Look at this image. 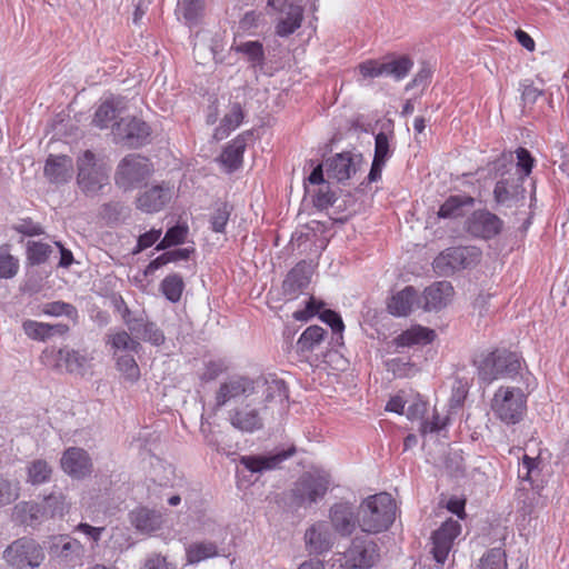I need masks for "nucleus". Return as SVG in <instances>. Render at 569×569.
<instances>
[{"label":"nucleus","mask_w":569,"mask_h":569,"mask_svg":"<svg viewBox=\"0 0 569 569\" xmlns=\"http://www.w3.org/2000/svg\"><path fill=\"white\" fill-rule=\"evenodd\" d=\"M396 517V503L390 493L380 492L366 498L358 508V526L362 532L387 530Z\"/></svg>","instance_id":"nucleus-1"},{"label":"nucleus","mask_w":569,"mask_h":569,"mask_svg":"<svg viewBox=\"0 0 569 569\" xmlns=\"http://www.w3.org/2000/svg\"><path fill=\"white\" fill-rule=\"evenodd\" d=\"M77 183L87 196H96L109 183L108 168L90 150L83 151L77 158Z\"/></svg>","instance_id":"nucleus-2"},{"label":"nucleus","mask_w":569,"mask_h":569,"mask_svg":"<svg viewBox=\"0 0 569 569\" xmlns=\"http://www.w3.org/2000/svg\"><path fill=\"white\" fill-rule=\"evenodd\" d=\"M491 409L502 422L516 425L526 411V396L520 388L500 387L495 392Z\"/></svg>","instance_id":"nucleus-3"},{"label":"nucleus","mask_w":569,"mask_h":569,"mask_svg":"<svg viewBox=\"0 0 569 569\" xmlns=\"http://www.w3.org/2000/svg\"><path fill=\"white\" fill-rule=\"evenodd\" d=\"M152 172L149 159L140 154H128L118 163L114 182L124 191L138 188Z\"/></svg>","instance_id":"nucleus-4"},{"label":"nucleus","mask_w":569,"mask_h":569,"mask_svg":"<svg viewBox=\"0 0 569 569\" xmlns=\"http://www.w3.org/2000/svg\"><path fill=\"white\" fill-rule=\"evenodd\" d=\"M480 258L481 251L476 247L448 248L435 258L432 267L438 274L450 276L476 266Z\"/></svg>","instance_id":"nucleus-5"},{"label":"nucleus","mask_w":569,"mask_h":569,"mask_svg":"<svg viewBox=\"0 0 569 569\" xmlns=\"http://www.w3.org/2000/svg\"><path fill=\"white\" fill-rule=\"evenodd\" d=\"M3 559L13 569H34L44 560V552L33 539L23 537L6 548Z\"/></svg>","instance_id":"nucleus-6"},{"label":"nucleus","mask_w":569,"mask_h":569,"mask_svg":"<svg viewBox=\"0 0 569 569\" xmlns=\"http://www.w3.org/2000/svg\"><path fill=\"white\" fill-rule=\"evenodd\" d=\"M329 485L328 476L305 472L291 490L292 501L298 507H309L325 497Z\"/></svg>","instance_id":"nucleus-7"},{"label":"nucleus","mask_w":569,"mask_h":569,"mask_svg":"<svg viewBox=\"0 0 569 569\" xmlns=\"http://www.w3.org/2000/svg\"><path fill=\"white\" fill-rule=\"evenodd\" d=\"M371 533L356 535L349 548L345 551L346 562L356 569H370L380 559V549Z\"/></svg>","instance_id":"nucleus-8"},{"label":"nucleus","mask_w":569,"mask_h":569,"mask_svg":"<svg viewBox=\"0 0 569 569\" xmlns=\"http://www.w3.org/2000/svg\"><path fill=\"white\" fill-rule=\"evenodd\" d=\"M257 393V382L248 376L233 375L220 383L214 392V409H221L240 398Z\"/></svg>","instance_id":"nucleus-9"},{"label":"nucleus","mask_w":569,"mask_h":569,"mask_svg":"<svg viewBox=\"0 0 569 569\" xmlns=\"http://www.w3.org/2000/svg\"><path fill=\"white\" fill-rule=\"evenodd\" d=\"M501 361L508 362L505 367L508 368V372H519L521 368V361L517 353L497 349L475 360L479 379L487 383L498 379L497 362Z\"/></svg>","instance_id":"nucleus-10"},{"label":"nucleus","mask_w":569,"mask_h":569,"mask_svg":"<svg viewBox=\"0 0 569 569\" xmlns=\"http://www.w3.org/2000/svg\"><path fill=\"white\" fill-rule=\"evenodd\" d=\"M303 0H268L267 4L280 12L281 17L276 24V34L289 37L301 27L303 20Z\"/></svg>","instance_id":"nucleus-11"},{"label":"nucleus","mask_w":569,"mask_h":569,"mask_svg":"<svg viewBox=\"0 0 569 569\" xmlns=\"http://www.w3.org/2000/svg\"><path fill=\"white\" fill-rule=\"evenodd\" d=\"M112 134L116 142H121L130 148H138L147 142L150 136V127L141 119L126 117L113 124Z\"/></svg>","instance_id":"nucleus-12"},{"label":"nucleus","mask_w":569,"mask_h":569,"mask_svg":"<svg viewBox=\"0 0 569 569\" xmlns=\"http://www.w3.org/2000/svg\"><path fill=\"white\" fill-rule=\"evenodd\" d=\"M266 412V405L258 407L248 402L230 410L228 420L234 429L252 433L263 428Z\"/></svg>","instance_id":"nucleus-13"},{"label":"nucleus","mask_w":569,"mask_h":569,"mask_svg":"<svg viewBox=\"0 0 569 569\" xmlns=\"http://www.w3.org/2000/svg\"><path fill=\"white\" fill-rule=\"evenodd\" d=\"M413 62L410 58L402 56L388 62L368 60L359 64V72L365 78H378L391 76L396 80L403 79L411 70Z\"/></svg>","instance_id":"nucleus-14"},{"label":"nucleus","mask_w":569,"mask_h":569,"mask_svg":"<svg viewBox=\"0 0 569 569\" xmlns=\"http://www.w3.org/2000/svg\"><path fill=\"white\" fill-rule=\"evenodd\" d=\"M362 162L363 158L360 153L349 151L336 153L326 160V173L329 179L343 182L358 171Z\"/></svg>","instance_id":"nucleus-15"},{"label":"nucleus","mask_w":569,"mask_h":569,"mask_svg":"<svg viewBox=\"0 0 569 569\" xmlns=\"http://www.w3.org/2000/svg\"><path fill=\"white\" fill-rule=\"evenodd\" d=\"M466 228L471 236L488 240L501 232L503 221L488 210H477L467 219Z\"/></svg>","instance_id":"nucleus-16"},{"label":"nucleus","mask_w":569,"mask_h":569,"mask_svg":"<svg viewBox=\"0 0 569 569\" xmlns=\"http://www.w3.org/2000/svg\"><path fill=\"white\" fill-rule=\"evenodd\" d=\"M296 453V448L276 450L268 455H250L240 457V465L251 473H262L280 467V465Z\"/></svg>","instance_id":"nucleus-17"},{"label":"nucleus","mask_w":569,"mask_h":569,"mask_svg":"<svg viewBox=\"0 0 569 569\" xmlns=\"http://www.w3.org/2000/svg\"><path fill=\"white\" fill-rule=\"evenodd\" d=\"M460 532L461 525L457 520L448 519L432 533L431 552L438 563H445L449 551L452 548L453 540L460 535Z\"/></svg>","instance_id":"nucleus-18"},{"label":"nucleus","mask_w":569,"mask_h":569,"mask_svg":"<svg viewBox=\"0 0 569 569\" xmlns=\"http://www.w3.org/2000/svg\"><path fill=\"white\" fill-rule=\"evenodd\" d=\"M172 196V187L167 182L151 186L139 193L137 208L147 213L159 212L170 202Z\"/></svg>","instance_id":"nucleus-19"},{"label":"nucleus","mask_w":569,"mask_h":569,"mask_svg":"<svg viewBox=\"0 0 569 569\" xmlns=\"http://www.w3.org/2000/svg\"><path fill=\"white\" fill-rule=\"evenodd\" d=\"M61 469L71 478L83 479L92 472V461L89 453L78 447L64 450L60 459Z\"/></svg>","instance_id":"nucleus-20"},{"label":"nucleus","mask_w":569,"mask_h":569,"mask_svg":"<svg viewBox=\"0 0 569 569\" xmlns=\"http://www.w3.org/2000/svg\"><path fill=\"white\" fill-rule=\"evenodd\" d=\"M41 360L44 365H52L54 368L66 369L68 372L80 371L87 362L83 355L69 348L46 349L41 355Z\"/></svg>","instance_id":"nucleus-21"},{"label":"nucleus","mask_w":569,"mask_h":569,"mask_svg":"<svg viewBox=\"0 0 569 569\" xmlns=\"http://www.w3.org/2000/svg\"><path fill=\"white\" fill-rule=\"evenodd\" d=\"M453 287L449 281H437L427 287L419 296L418 307L425 311H438L445 308L451 300Z\"/></svg>","instance_id":"nucleus-22"},{"label":"nucleus","mask_w":569,"mask_h":569,"mask_svg":"<svg viewBox=\"0 0 569 569\" xmlns=\"http://www.w3.org/2000/svg\"><path fill=\"white\" fill-rule=\"evenodd\" d=\"M331 525L337 533L342 537H349L358 526V515L349 502H337L330 508L329 512Z\"/></svg>","instance_id":"nucleus-23"},{"label":"nucleus","mask_w":569,"mask_h":569,"mask_svg":"<svg viewBox=\"0 0 569 569\" xmlns=\"http://www.w3.org/2000/svg\"><path fill=\"white\" fill-rule=\"evenodd\" d=\"M54 555L68 567H76L82 563L84 556L83 545L71 537L60 536L51 547Z\"/></svg>","instance_id":"nucleus-24"},{"label":"nucleus","mask_w":569,"mask_h":569,"mask_svg":"<svg viewBox=\"0 0 569 569\" xmlns=\"http://www.w3.org/2000/svg\"><path fill=\"white\" fill-rule=\"evenodd\" d=\"M43 172L51 183H67L73 173V161L69 156L49 154Z\"/></svg>","instance_id":"nucleus-25"},{"label":"nucleus","mask_w":569,"mask_h":569,"mask_svg":"<svg viewBox=\"0 0 569 569\" xmlns=\"http://www.w3.org/2000/svg\"><path fill=\"white\" fill-rule=\"evenodd\" d=\"M310 283V270L305 261L297 263L282 282V292L289 299L296 298Z\"/></svg>","instance_id":"nucleus-26"},{"label":"nucleus","mask_w":569,"mask_h":569,"mask_svg":"<svg viewBox=\"0 0 569 569\" xmlns=\"http://www.w3.org/2000/svg\"><path fill=\"white\" fill-rule=\"evenodd\" d=\"M253 380L257 382V392L262 391L266 406L272 401L283 402L289 398L286 382L282 379L270 375L269 378L260 377Z\"/></svg>","instance_id":"nucleus-27"},{"label":"nucleus","mask_w":569,"mask_h":569,"mask_svg":"<svg viewBox=\"0 0 569 569\" xmlns=\"http://www.w3.org/2000/svg\"><path fill=\"white\" fill-rule=\"evenodd\" d=\"M419 296L412 286H407L401 291L395 293L388 301L387 308L392 316H408L412 307H418Z\"/></svg>","instance_id":"nucleus-28"},{"label":"nucleus","mask_w":569,"mask_h":569,"mask_svg":"<svg viewBox=\"0 0 569 569\" xmlns=\"http://www.w3.org/2000/svg\"><path fill=\"white\" fill-rule=\"evenodd\" d=\"M306 547L310 553L322 555L332 547L331 535L323 523L311 526L305 533Z\"/></svg>","instance_id":"nucleus-29"},{"label":"nucleus","mask_w":569,"mask_h":569,"mask_svg":"<svg viewBox=\"0 0 569 569\" xmlns=\"http://www.w3.org/2000/svg\"><path fill=\"white\" fill-rule=\"evenodd\" d=\"M435 337L436 333L433 330L422 326H412L397 336L392 343L397 348L425 346L432 342Z\"/></svg>","instance_id":"nucleus-30"},{"label":"nucleus","mask_w":569,"mask_h":569,"mask_svg":"<svg viewBox=\"0 0 569 569\" xmlns=\"http://www.w3.org/2000/svg\"><path fill=\"white\" fill-rule=\"evenodd\" d=\"M523 177H508L497 181L493 190L495 200L500 204H506L518 198L523 192Z\"/></svg>","instance_id":"nucleus-31"},{"label":"nucleus","mask_w":569,"mask_h":569,"mask_svg":"<svg viewBox=\"0 0 569 569\" xmlns=\"http://www.w3.org/2000/svg\"><path fill=\"white\" fill-rule=\"evenodd\" d=\"M131 522L138 531L151 533L160 529L162 516L148 508H139L131 512Z\"/></svg>","instance_id":"nucleus-32"},{"label":"nucleus","mask_w":569,"mask_h":569,"mask_svg":"<svg viewBox=\"0 0 569 569\" xmlns=\"http://www.w3.org/2000/svg\"><path fill=\"white\" fill-rule=\"evenodd\" d=\"M243 117L241 104L239 102L232 103L229 112L224 114L220 124L214 129L213 138L218 141L227 138L231 131L241 124Z\"/></svg>","instance_id":"nucleus-33"},{"label":"nucleus","mask_w":569,"mask_h":569,"mask_svg":"<svg viewBox=\"0 0 569 569\" xmlns=\"http://www.w3.org/2000/svg\"><path fill=\"white\" fill-rule=\"evenodd\" d=\"M251 136L250 131L243 132L239 134L236 139L229 143L222 154L221 161L228 166L230 169H238L242 162L243 152L246 149V139Z\"/></svg>","instance_id":"nucleus-34"},{"label":"nucleus","mask_w":569,"mask_h":569,"mask_svg":"<svg viewBox=\"0 0 569 569\" xmlns=\"http://www.w3.org/2000/svg\"><path fill=\"white\" fill-rule=\"evenodd\" d=\"M27 482L32 486H40L51 480L53 468L44 459H34L26 467Z\"/></svg>","instance_id":"nucleus-35"},{"label":"nucleus","mask_w":569,"mask_h":569,"mask_svg":"<svg viewBox=\"0 0 569 569\" xmlns=\"http://www.w3.org/2000/svg\"><path fill=\"white\" fill-rule=\"evenodd\" d=\"M473 198L469 196H450L439 208L438 217L455 219L463 216V207L472 206Z\"/></svg>","instance_id":"nucleus-36"},{"label":"nucleus","mask_w":569,"mask_h":569,"mask_svg":"<svg viewBox=\"0 0 569 569\" xmlns=\"http://www.w3.org/2000/svg\"><path fill=\"white\" fill-rule=\"evenodd\" d=\"M107 343H109L114 350V355H117V351L138 353L142 349L141 343L132 338L131 335L126 330H119L114 333H110L108 336Z\"/></svg>","instance_id":"nucleus-37"},{"label":"nucleus","mask_w":569,"mask_h":569,"mask_svg":"<svg viewBox=\"0 0 569 569\" xmlns=\"http://www.w3.org/2000/svg\"><path fill=\"white\" fill-rule=\"evenodd\" d=\"M326 330L319 326L308 327L297 341V352L305 353L312 351L325 337Z\"/></svg>","instance_id":"nucleus-38"},{"label":"nucleus","mask_w":569,"mask_h":569,"mask_svg":"<svg viewBox=\"0 0 569 569\" xmlns=\"http://www.w3.org/2000/svg\"><path fill=\"white\" fill-rule=\"evenodd\" d=\"M178 10L188 26H196L203 14L204 0H179Z\"/></svg>","instance_id":"nucleus-39"},{"label":"nucleus","mask_w":569,"mask_h":569,"mask_svg":"<svg viewBox=\"0 0 569 569\" xmlns=\"http://www.w3.org/2000/svg\"><path fill=\"white\" fill-rule=\"evenodd\" d=\"M217 555L218 547L211 541L194 542L187 548V560L189 563H198Z\"/></svg>","instance_id":"nucleus-40"},{"label":"nucleus","mask_w":569,"mask_h":569,"mask_svg":"<svg viewBox=\"0 0 569 569\" xmlns=\"http://www.w3.org/2000/svg\"><path fill=\"white\" fill-rule=\"evenodd\" d=\"M518 512L522 516H532L540 502V495L533 489H519L516 493Z\"/></svg>","instance_id":"nucleus-41"},{"label":"nucleus","mask_w":569,"mask_h":569,"mask_svg":"<svg viewBox=\"0 0 569 569\" xmlns=\"http://www.w3.org/2000/svg\"><path fill=\"white\" fill-rule=\"evenodd\" d=\"M183 289L184 282L182 277L177 273L167 276L160 283V290L162 295L173 303L181 299Z\"/></svg>","instance_id":"nucleus-42"},{"label":"nucleus","mask_w":569,"mask_h":569,"mask_svg":"<svg viewBox=\"0 0 569 569\" xmlns=\"http://www.w3.org/2000/svg\"><path fill=\"white\" fill-rule=\"evenodd\" d=\"M118 109L113 99L103 101L97 109L93 118V123L100 129L108 128L110 123L117 118Z\"/></svg>","instance_id":"nucleus-43"},{"label":"nucleus","mask_w":569,"mask_h":569,"mask_svg":"<svg viewBox=\"0 0 569 569\" xmlns=\"http://www.w3.org/2000/svg\"><path fill=\"white\" fill-rule=\"evenodd\" d=\"M52 253V247L41 241H28L27 260L31 266L44 263Z\"/></svg>","instance_id":"nucleus-44"},{"label":"nucleus","mask_w":569,"mask_h":569,"mask_svg":"<svg viewBox=\"0 0 569 569\" xmlns=\"http://www.w3.org/2000/svg\"><path fill=\"white\" fill-rule=\"evenodd\" d=\"M233 211V206L228 202H221L210 216L211 230L217 233H224L226 226Z\"/></svg>","instance_id":"nucleus-45"},{"label":"nucleus","mask_w":569,"mask_h":569,"mask_svg":"<svg viewBox=\"0 0 569 569\" xmlns=\"http://www.w3.org/2000/svg\"><path fill=\"white\" fill-rule=\"evenodd\" d=\"M42 503L43 511L47 512V517L49 518L62 517L68 510L66 497L61 492L50 493L44 497Z\"/></svg>","instance_id":"nucleus-46"},{"label":"nucleus","mask_w":569,"mask_h":569,"mask_svg":"<svg viewBox=\"0 0 569 569\" xmlns=\"http://www.w3.org/2000/svg\"><path fill=\"white\" fill-rule=\"evenodd\" d=\"M479 569H507V556L502 548L488 550L480 559Z\"/></svg>","instance_id":"nucleus-47"},{"label":"nucleus","mask_w":569,"mask_h":569,"mask_svg":"<svg viewBox=\"0 0 569 569\" xmlns=\"http://www.w3.org/2000/svg\"><path fill=\"white\" fill-rule=\"evenodd\" d=\"M117 368L130 382H136L140 378V369L133 353L117 357Z\"/></svg>","instance_id":"nucleus-48"},{"label":"nucleus","mask_w":569,"mask_h":569,"mask_svg":"<svg viewBox=\"0 0 569 569\" xmlns=\"http://www.w3.org/2000/svg\"><path fill=\"white\" fill-rule=\"evenodd\" d=\"M248 57L252 67L262 66L264 61V51L262 43L259 41H247L239 44L236 49Z\"/></svg>","instance_id":"nucleus-49"},{"label":"nucleus","mask_w":569,"mask_h":569,"mask_svg":"<svg viewBox=\"0 0 569 569\" xmlns=\"http://www.w3.org/2000/svg\"><path fill=\"white\" fill-rule=\"evenodd\" d=\"M19 482L0 476V508L14 502L19 498Z\"/></svg>","instance_id":"nucleus-50"},{"label":"nucleus","mask_w":569,"mask_h":569,"mask_svg":"<svg viewBox=\"0 0 569 569\" xmlns=\"http://www.w3.org/2000/svg\"><path fill=\"white\" fill-rule=\"evenodd\" d=\"M24 333L32 340L46 341L50 339L48 323L34 320H26L22 323Z\"/></svg>","instance_id":"nucleus-51"},{"label":"nucleus","mask_w":569,"mask_h":569,"mask_svg":"<svg viewBox=\"0 0 569 569\" xmlns=\"http://www.w3.org/2000/svg\"><path fill=\"white\" fill-rule=\"evenodd\" d=\"M44 313L49 316H66L69 319L77 321L78 319V310L77 308L68 302L63 301H53L46 306Z\"/></svg>","instance_id":"nucleus-52"},{"label":"nucleus","mask_w":569,"mask_h":569,"mask_svg":"<svg viewBox=\"0 0 569 569\" xmlns=\"http://www.w3.org/2000/svg\"><path fill=\"white\" fill-rule=\"evenodd\" d=\"M227 370L228 366L223 360H210L204 363L203 371L200 373L199 378L203 382H210L216 380L220 375H222Z\"/></svg>","instance_id":"nucleus-53"},{"label":"nucleus","mask_w":569,"mask_h":569,"mask_svg":"<svg viewBox=\"0 0 569 569\" xmlns=\"http://www.w3.org/2000/svg\"><path fill=\"white\" fill-rule=\"evenodd\" d=\"M391 154L392 150L390 149L388 136L385 132H379L375 138L373 160L386 163Z\"/></svg>","instance_id":"nucleus-54"},{"label":"nucleus","mask_w":569,"mask_h":569,"mask_svg":"<svg viewBox=\"0 0 569 569\" xmlns=\"http://www.w3.org/2000/svg\"><path fill=\"white\" fill-rule=\"evenodd\" d=\"M137 338L150 342L153 346H161L166 339L162 330L152 321L144 325L142 332Z\"/></svg>","instance_id":"nucleus-55"},{"label":"nucleus","mask_w":569,"mask_h":569,"mask_svg":"<svg viewBox=\"0 0 569 569\" xmlns=\"http://www.w3.org/2000/svg\"><path fill=\"white\" fill-rule=\"evenodd\" d=\"M19 260L9 253L0 252V278L9 279L17 274Z\"/></svg>","instance_id":"nucleus-56"},{"label":"nucleus","mask_w":569,"mask_h":569,"mask_svg":"<svg viewBox=\"0 0 569 569\" xmlns=\"http://www.w3.org/2000/svg\"><path fill=\"white\" fill-rule=\"evenodd\" d=\"M336 200V193L330 190L328 183L322 184L313 196V203L319 209H327L331 207Z\"/></svg>","instance_id":"nucleus-57"},{"label":"nucleus","mask_w":569,"mask_h":569,"mask_svg":"<svg viewBox=\"0 0 569 569\" xmlns=\"http://www.w3.org/2000/svg\"><path fill=\"white\" fill-rule=\"evenodd\" d=\"M127 213V208L121 202H109L103 204L101 214L109 222L119 221Z\"/></svg>","instance_id":"nucleus-58"},{"label":"nucleus","mask_w":569,"mask_h":569,"mask_svg":"<svg viewBox=\"0 0 569 569\" xmlns=\"http://www.w3.org/2000/svg\"><path fill=\"white\" fill-rule=\"evenodd\" d=\"M517 154V166L522 171L523 179L531 173L533 168L535 159L531 153L526 148H518L516 150Z\"/></svg>","instance_id":"nucleus-59"},{"label":"nucleus","mask_w":569,"mask_h":569,"mask_svg":"<svg viewBox=\"0 0 569 569\" xmlns=\"http://www.w3.org/2000/svg\"><path fill=\"white\" fill-rule=\"evenodd\" d=\"M161 229H151L139 236L133 253H139L144 249L153 246L161 237Z\"/></svg>","instance_id":"nucleus-60"},{"label":"nucleus","mask_w":569,"mask_h":569,"mask_svg":"<svg viewBox=\"0 0 569 569\" xmlns=\"http://www.w3.org/2000/svg\"><path fill=\"white\" fill-rule=\"evenodd\" d=\"M447 423L448 418L441 419L440 416L437 412H435L431 420H421L420 432L422 435L439 432L447 426Z\"/></svg>","instance_id":"nucleus-61"},{"label":"nucleus","mask_w":569,"mask_h":569,"mask_svg":"<svg viewBox=\"0 0 569 569\" xmlns=\"http://www.w3.org/2000/svg\"><path fill=\"white\" fill-rule=\"evenodd\" d=\"M189 233V228L187 224H176L171 228H169L166 231L167 241L169 243H172L173 246H178L184 242L187 236Z\"/></svg>","instance_id":"nucleus-62"},{"label":"nucleus","mask_w":569,"mask_h":569,"mask_svg":"<svg viewBox=\"0 0 569 569\" xmlns=\"http://www.w3.org/2000/svg\"><path fill=\"white\" fill-rule=\"evenodd\" d=\"M322 306L323 303L321 301H317L313 297H310L306 303V309L296 311L293 318L298 321H307L309 318L316 316Z\"/></svg>","instance_id":"nucleus-63"},{"label":"nucleus","mask_w":569,"mask_h":569,"mask_svg":"<svg viewBox=\"0 0 569 569\" xmlns=\"http://www.w3.org/2000/svg\"><path fill=\"white\" fill-rule=\"evenodd\" d=\"M140 569H176L167 559L160 555L149 556Z\"/></svg>","instance_id":"nucleus-64"}]
</instances>
